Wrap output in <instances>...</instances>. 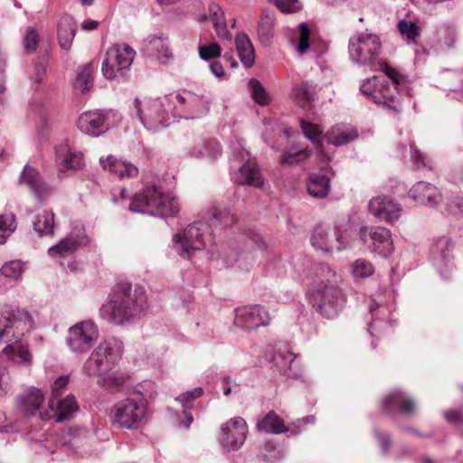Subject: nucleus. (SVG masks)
<instances>
[{
    "instance_id": "1",
    "label": "nucleus",
    "mask_w": 463,
    "mask_h": 463,
    "mask_svg": "<svg viewBox=\"0 0 463 463\" xmlns=\"http://www.w3.org/2000/svg\"><path fill=\"white\" fill-rule=\"evenodd\" d=\"M146 308L145 288L137 284L121 281L114 286L99 313L109 324L128 326L139 320Z\"/></svg>"
},
{
    "instance_id": "2",
    "label": "nucleus",
    "mask_w": 463,
    "mask_h": 463,
    "mask_svg": "<svg viewBox=\"0 0 463 463\" xmlns=\"http://www.w3.org/2000/svg\"><path fill=\"white\" fill-rule=\"evenodd\" d=\"M307 297L309 303L325 317H336L345 303V295L339 287L340 277L327 264L314 267Z\"/></svg>"
},
{
    "instance_id": "3",
    "label": "nucleus",
    "mask_w": 463,
    "mask_h": 463,
    "mask_svg": "<svg viewBox=\"0 0 463 463\" xmlns=\"http://www.w3.org/2000/svg\"><path fill=\"white\" fill-rule=\"evenodd\" d=\"M211 222L200 220L188 225L183 235L175 234L173 238L174 248L177 254L184 259L191 258L196 250H203L207 244L214 241L212 233V225L219 223L222 226L232 224L234 217L229 211H220L213 208L211 212Z\"/></svg>"
},
{
    "instance_id": "4",
    "label": "nucleus",
    "mask_w": 463,
    "mask_h": 463,
    "mask_svg": "<svg viewBox=\"0 0 463 463\" xmlns=\"http://www.w3.org/2000/svg\"><path fill=\"white\" fill-rule=\"evenodd\" d=\"M129 210L159 217H174L179 213L178 201L165 194L161 187L147 185L135 194Z\"/></svg>"
},
{
    "instance_id": "5",
    "label": "nucleus",
    "mask_w": 463,
    "mask_h": 463,
    "mask_svg": "<svg viewBox=\"0 0 463 463\" xmlns=\"http://www.w3.org/2000/svg\"><path fill=\"white\" fill-rule=\"evenodd\" d=\"M123 343L117 338H109L99 344L83 364V373L89 377L100 376L110 371L120 360Z\"/></svg>"
},
{
    "instance_id": "6",
    "label": "nucleus",
    "mask_w": 463,
    "mask_h": 463,
    "mask_svg": "<svg viewBox=\"0 0 463 463\" xmlns=\"http://www.w3.org/2000/svg\"><path fill=\"white\" fill-rule=\"evenodd\" d=\"M172 99L165 96L162 99H135L134 106L139 120L144 127L153 132L159 131L171 124L168 112L172 109Z\"/></svg>"
},
{
    "instance_id": "7",
    "label": "nucleus",
    "mask_w": 463,
    "mask_h": 463,
    "mask_svg": "<svg viewBox=\"0 0 463 463\" xmlns=\"http://www.w3.org/2000/svg\"><path fill=\"white\" fill-rule=\"evenodd\" d=\"M361 92L383 109L399 114L402 110L399 87L390 85L383 76H373L363 82Z\"/></svg>"
},
{
    "instance_id": "8",
    "label": "nucleus",
    "mask_w": 463,
    "mask_h": 463,
    "mask_svg": "<svg viewBox=\"0 0 463 463\" xmlns=\"http://www.w3.org/2000/svg\"><path fill=\"white\" fill-rule=\"evenodd\" d=\"M136 51L127 43H116L108 48L101 71L108 80L124 81L136 57Z\"/></svg>"
},
{
    "instance_id": "9",
    "label": "nucleus",
    "mask_w": 463,
    "mask_h": 463,
    "mask_svg": "<svg viewBox=\"0 0 463 463\" xmlns=\"http://www.w3.org/2000/svg\"><path fill=\"white\" fill-rule=\"evenodd\" d=\"M111 419L119 428L137 430L147 419V402L145 398H127L115 403Z\"/></svg>"
},
{
    "instance_id": "10",
    "label": "nucleus",
    "mask_w": 463,
    "mask_h": 463,
    "mask_svg": "<svg viewBox=\"0 0 463 463\" xmlns=\"http://www.w3.org/2000/svg\"><path fill=\"white\" fill-rule=\"evenodd\" d=\"M171 104L176 113L186 119H194L206 115L210 110L211 100L204 94H197L184 90L180 93L170 94Z\"/></svg>"
},
{
    "instance_id": "11",
    "label": "nucleus",
    "mask_w": 463,
    "mask_h": 463,
    "mask_svg": "<svg viewBox=\"0 0 463 463\" xmlns=\"http://www.w3.org/2000/svg\"><path fill=\"white\" fill-rule=\"evenodd\" d=\"M348 51L351 59L359 64L373 61L381 53L382 43L378 35L359 33L350 38Z\"/></svg>"
},
{
    "instance_id": "12",
    "label": "nucleus",
    "mask_w": 463,
    "mask_h": 463,
    "mask_svg": "<svg viewBox=\"0 0 463 463\" xmlns=\"http://www.w3.org/2000/svg\"><path fill=\"white\" fill-rule=\"evenodd\" d=\"M99 336V332L95 322L85 320L69 328L66 344L73 353L85 354L95 345Z\"/></svg>"
},
{
    "instance_id": "13",
    "label": "nucleus",
    "mask_w": 463,
    "mask_h": 463,
    "mask_svg": "<svg viewBox=\"0 0 463 463\" xmlns=\"http://www.w3.org/2000/svg\"><path fill=\"white\" fill-rule=\"evenodd\" d=\"M118 115L111 110H90L82 113L77 121L79 129L90 137L105 134L117 121Z\"/></svg>"
},
{
    "instance_id": "14",
    "label": "nucleus",
    "mask_w": 463,
    "mask_h": 463,
    "mask_svg": "<svg viewBox=\"0 0 463 463\" xmlns=\"http://www.w3.org/2000/svg\"><path fill=\"white\" fill-rule=\"evenodd\" d=\"M364 246L373 254L386 258L393 251L391 232L382 226H365L359 232Z\"/></svg>"
},
{
    "instance_id": "15",
    "label": "nucleus",
    "mask_w": 463,
    "mask_h": 463,
    "mask_svg": "<svg viewBox=\"0 0 463 463\" xmlns=\"http://www.w3.org/2000/svg\"><path fill=\"white\" fill-rule=\"evenodd\" d=\"M311 245L323 252L341 251L349 245V239L345 234L331 232L329 228L317 225L310 237Z\"/></svg>"
},
{
    "instance_id": "16",
    "label": "nucleus",
    "mask_w": 463,
    "mask_h": 463,
    "mask_svg": "<svg viewBox=\"0 0 463 463\" xmlns=\"http://www.w3.org/2000/svg\"><path fill=\"white\" fill-rule=\"evenodd\" d=\"M248 426L244 419L235 417L221 426L219 442L226 450H238L245 442Z\"/></svg>"
},
{
    "instance_id": "17",
    "label": "nucleus",
    "mask_w": 463,
    "mask_h": 463,
    "mask_svg": "<svg viewBox=\"0 0 463 463\" xmlns=\"http://www.w3.org/2000/svg\"><path fill=\"white\" fill-rule=\"evenodd\" d=\"M269 315L262 306H246L235 309L234 324L242 329L254 330L269 326Z\"/></svg>"
},
{
    "instance_id": "18",
    "label": "nucleus",
    "mask_w": 463,
    "mask_h": 463,
    "mask_svg": "<svg viewBox=\"0 0 463 463\" xmlns=\"http://www.w3.org/2000/svg\"><path fill=\"white\" fill-rule=\"evenodd\" d=\"M55 163L60 172L80 170L85 165L83 153L75 149L69 140H63L56 146Z\"/></svg>"
},
{
    "instance_id": "19",
    "label": "nucleus",
    "mask_w": 463,
    "mask_h": 463,
    "mask_svg": "<svg viewBox=\"0 0 463 463\" xmlns=\"http://www.w3.org/2000/svg\"><path fill=\"white\" fill-rule=\"evenodd\" d=\"M453 243L448 237L434 240L430 248V258L440 274H445L453 267Z\"/></svg>"
},
{
    "instance_id": "20",
    "label": "nucleus",
    "mask_w": 463,
    "mask_h": 463,
    "mask_svg": "<svg viewBox=\"0 0 463 463\" xmlns=\"http://www.w3.org/2000/svg\"><path fill=\"white\" fill-rule=\"evenodd\" d=\"M20 184L27 185L35 199L43 203L52 194V187L46 184L39 172L29 165H25L20 175Z\"/></svg>"
},
{
    "instance_id": "21",
    "label": "nucleus",
    "mask_w": 463,
    "mask_h": 463,
    "mask_svg": "<svg viewBox=\"0 0 463 463\" xmlns=\"http://www.w3.org/2000/svg\"><path fill=\"white\" fill-rule=\"evenodd\" d=\"M369 211L380 220L394 223L401 215L402 207L387 196H376L370 200Z\"/></svg>"
},
{
    "instance_id": "22",
    "label": "nucleus",
    "mask_w": 463,
    "mask_h": 463,
    "mask_svg": "<svg viewBox=\"0 0 463 463\" xmlns=\"http://www.w3.org/2000/svg\"><path fill=\"white\" fill-rule=\"evenodd\" d=\"M49 407L52 413L48 411L40 412V418L43 420L53 418L57 422H62L71 419L79 410L75 397L72 395H69L61 400L51 399Z\"/></svg>"
},
{
    "instance_id": "23",
    "label": "nucleus",
    "mask_w": 463,
    "mask_h": 463,
    "mask_svg": "<svg viewBox=\"0 0 463 463\" xmlns=\"http://www.w3.org/2000/svg\"><path fill=\"white\" fill-rule=\"evenodd\" d=\"M144 52L156 58L160 63H166L173 59V53L168 45V38L163 33L149 35L144 40Z\"/></svg>"
},
{
    "instance_id": "24",
    "label": "nucleus",
    "mask_w": 463,
    "mask_h": 463,
    "mask_svg": "<svg viewBox=\"0 0 463 463\" xmlns=\"http://www.w3.org/2000/svg\"><path fill=\"white\" fill-rule=\"evenodd\" d=\"M409 196L420 204L429 207L437 206L441 202L439 189L428 182H418L409 191Z\"/></svg>"
},
{
    "instance_id": "25",
    "label": "nucleus",
    "mask_w": 463,
    "mask_h": 463,
    "mask_svg": "<svg viewBox=\"0 0 463 463\" xmlns=\"http://www.w3.org/2000/svg\"><path fill=\"white\" fill-rule=\"evenodd\" d=\"M265 250L266 244L261 236L258 233H250L248 241H246V248L237 255L234 262L242 266L243 263L249 260H255L260 255L263 256ZM227 264L228 266H232L233 264V260H228Z\"/></svg>"
},
{
    "instance_id": "26",
    "label": "nucleus",
    "mask_w": 463,
    "mask_h": 463,
    "mask_svg": "<svg viewBox=\"0 0 463 463\" xmlns=\"http://www.w3.org/2000/svg\"><path fill=\"white\" fill-rule=\"evenodd\" d=\"M383 410L389 414H392L396 411L404 414H411L415 411V402L404 392L395 391L383 400Z\"/></svg>"
},
{
    "instance_id": "27",
    "label": "nucleus",
    "mask_w": 463,
    "mask_h": 463,
    "mask_svg": "<svg viewBox=\"0 0 463 463\" xmlns=\"http://www.w3.org/2000/svg\"><path fill=\"white\" fill-rule=\"evenodd\" d=\"M334 175L331 168H326L321 174H312L307 183V192L315 198H324L330 190V180Z\"/></svg>"
},
{
    "instance_id": "28",
    "label": "nucleus",
    "mask_w": 463,
    "mask_h": 463,
    "mask_svg": "<svg viewBox=\"0 0 463 463\" xmlns=\"http://www.w3.org/2000/svg\"><path fill=\"white\" fill-rule=\"evenodd\" d=\"M233 179L239 184H248L255 187H261L264 184L259 166L252 161H248L241 165L235 172Z\"/></svg>"
},
{
    "instance_id": "29",
    "label": "nucleus",
    "mask_w": 463,
    "mask_h": 463,
    "mask_svg": "<svg viewBox=\"0 0 463 463\" xmlns=\"http://www.w3.org/2000/svg\"><path fill=\"white\" fill-rule=\"evenodd\" d=\"M296 355L286 347L279 348L272 357V363L279 372L288 377L297 378L298 371L295 362Z\"/></svg>"
},
{
    "instance_id": "30",
    "label": "nucleus",
    "mask_w": 463,
    "mask_h": 463,
    "mask_svg": "<svg viewBox=\"0 0 463 463\" xmlns=\"http://www.w3.org/2000/svg\"><path fill=\"white\" fill-rule=\"evenodd\" d=\"M275 24V10L269 8L263 9L261 19L258 25V38L262 46L268 47L272 43Z\"/></svg>"
},
{
    "instance_id": "31",
    "label": "nucleus",
    "mask_w": 463,
    "mask_h": 463,
    "mask_svg": "<svg viewBox=\"0 0 463 463\" xmlns=\"http://www.w3.org/2000/svg\"><path fill=\"white\" fill-rule=\"evenodd\" d=\"M100 165L106 170L117 175L119 178H131L138 174V169L131 163L118 160L113 156L99 159Z\"/></svg>"
},
{
    "instance_id": "32",
    "label": "nucleus",
    "mask_w": 463,
    "mask_h": 463,
    "mask_svg": "<svg viewBox=\"0 0 463 463\" xmlns=\"http://www.w3.org/2000/svg\"><path fill=\"white\" fill-rule=\"evenodd\" d=\"M80 245V239L71 234L61 240L56 245L50 247L48 253L52 258L70 257L75 253Z\"/></svg>"
},
{
    "instance_id": "33",
    "label": "nucleus",
    "mask_w": 463,
    "mask_h": 463,
    "mask_svg": "<svg viewBox=\"0 0 463 463\" xmlns=\"http://www.w3.org/2000/svg\"><path fill=\"white\" fill-rule=\"evenodd\" d=\"M43 402V394L41 390L31 388L26 393L20 396L19 405L21 410L26 415H35L39 411L42 403Z\"/></svg>"
},
{
    "instance_id": "34",
    "label": "nucleus",
    "mask_w": 463,
    "mask_h": 463,
    "mask_svg": "<svg viewBox=\"0 0 463 463\" xmlns=\"http://www.w3.org/2000/svg\"><path fill=\"white\" fill-rule=\"evenodd\" d=\"M235 45L241 61L246 68H250L255 61V52L253 45L244 33L237 34L235 38Z\"/></svg>"
},
{
    "instance_id": "35",
    "label": "nucleus",
    "mask_w": 463,
    "mask_h": 463,
    "mask_svg": "<svg viewBox=\"0 0 463 463\" xmlns=\"http://www.w3.org/2000/svg\"><path fill=\"white\" fill-rule=\"evenodd\" d=\"M76 33V25L72 17L63 16L58 25V41L60 46L64 50H69L72 44Z\"/></svg>"
},
{
    "instance_id": "36",
    "label": "nucleus",
    "mask_w": 463,
    "mask_h": 463,
    "mask_svg": "<svg viewBox=\"0 0 463 463\" xmlns=\"http://www.w3.org/2000/svg\"><path fill=\"white\" fill-rule=\"evenodd\" d=\"M208 9L211 20L218 37L223 40L231 41L232 35L227 29L224 13L222 8L217 4L212 3Z\"/></svg>"
},
{
    "instance_id": "37",
    "label": "nucleus",
    "mask_w": 463,
    "mask_h": 463,
    "mask_svg": "<svg viewBox=\"0 0 463 463\" xmlns=\"http://www.w3.org/2000/svg\"><path fill=\"white\" fill-rule=\"evenodd\" d=\"M358 136L357 131L345 127V126H335L326 135L328 143L334 146H341L356 138Z\"/></svg>"
},
{
    "instance_id": "38",
    "label": "nucleus",
    "mask_w": 463,
    "mask_h": 463,
    "mask_svg": "<svg viewBox=\"0 0 463 463\" xmlns=\"http://www.w3.org/2000/svg\"><path fill=\"white\" fill-rule=\"evenodd\" d=\"M94 67L92 62L86 63L77 69V75L73 82L76 90L84 93L93 86Z\"/></svg>"
},
{
    "instance_id": "39",
    "label": "nucleus",
    "mask_w": 463,
    "mask_h": 463,
    "mask_svg": "<svg viewBox=\"0 0 463 463\" xmlns=\"http://www.w3.org/2000/svg\"><path fill=\"white\" fill-rule=\"evenodd\" d=\"M257 428L259 430L272 434H279L287 431L283 419L273 411H270L261 420L258 422Z\"/></svg>"
},
{
    "instance_id": "40",
    "label": "nucleus",
    "mask_w": 463,
    "mask_h": 463,
    "mask_svg": "<svg viewBox=\"0 0 463 463\" xmlns=\"http://www.w3.org/2000/svg\"><path fill=\"white\" fill-rule=\"evenodd\" d=\"M203 394V388L196 387L192 391H188V392H185L180 394L178 397H176L175 400L181 403L182 407L184 410H188V409L192 408L194 401L196 398L201 397ZM184 418L185 420L182 421L181 424L184 428H188L194 421V418L186 411H184Z\"/></svg>"
},
{
    "instance_id": "41",
    "label": "nucleus",
    "mask_w": 463,
    "mask_h": 463,
    "mask_svg": "<svg viewBox=\"0 0 463 463\" xmlns=\"http://www.w3.org/2000/svg\"><path fill=\"white\" fill-rule=\"evenodd\" d=\"M129 379V374L122 372H114L99 376V384L109 392H116L122 390Z\"/></svg>"
},
{
    "instance_id": "42",
    "label": "nucleus",
    "mask_w": 463,
    "mask_h": 463,
    "mask_svg": "<svg viewBox=\"0 0 463 463\" xmlns=\"http://www.w3.org/2000/svg\"><path fill=\"white\" fill-rule=\"evenodd\" d=\"M397 30L402 38L408 43H417L418 38L420 36L421 28L418 21H411L402 19L397 24Z\"/></svg>"
},
{
    "instance_id": "43",
    "label": "nucleus",
    "mask_w": 463,
    "mask_h": 463,
    "mask_svg": "<svg viewBox=\"0 0 463 463\" xmlns=\"http://www.w3.org/2000/svg\"><path fill=\"white\" fill-rule=\"evenodd\" d=\"M316 94V89L307 82L297 86L293 90V98L297 104L304 109H309Z\"/></svg>"
},
{
    "instance_id": "44",
    "label": "nucleus",
    "mask_w": 463,
    "mask_h": 463,
    "mask_svg": "<svg viewBox=\"0 0 463 463\" xmlns=\"http://www.w3.org/2000/svg\"><path fill=\"white\" fill-rule=\"evenodd\" d=\"M4 353L17 364H29L32 360L28 347L22 344H9L4 348Z\"/></svg>"
},
{
    "instance_id": "45",
    "label": "nucleus",
    "mask_w": 463,
    "mask_h": 463,
    "mask_svg": "<svg viewBox=\"0 0 463 463\" xmlns=\"http://www.w3.org/2000/svg\"><path fill=\"white\" fill-rule=\"evenodd\" d=\"M54 227V213L52 212L44 211L42 214L37 216L33 222V230L40 235H49L53 232Z\"/></svg>"
},
{
    "instance_id": "46",
    "label": "nucleus",
    "mask_w": 463,
    "mask_h": 463,
    "mask_svg": "<svg viewBox=\"0 0 463 463\" xmlns=\"http://www.w3.org/2000/svg\"><path fill=\"white\" fill-rule=\"evenodd\" d=\"M310 156V152L305 148L298 149L293 146L283 151L279 162L281 165H294L305 161Z\"/></svg>"
},
{
    "instance_id": "47",
    "label": "nucleus",
    "mask_w": 463,
    "mask_h": 463,
    "mask_svg": "<svg viewBox=\"0 0 463 463\" xmlns=\"http://www.w3.org/2000/svg\"><path fill=\"white\" fill-rule=\"evenodd\" d=\"M221 150L219 142L210 139L202 143L199 148L191 151V154L195 157L215 158L221 155Z\"/></svg>"
},
{
    "instance_id": "48",
    "label": "nucleus",
    "mask_w": 463,
    "mask_h": 463,
    "mask_svg": "<svg viewBox=\"0 0 463 463\" xmlns=\"http://www.w3.org/2000/svg\"><path fill=\"white\" fill-rule=\"evenodd\" d=\"M15 228V216L13 213L0 215V244L6 241Z\"/></svg>"
},
{
    "instance_id": "49",
    "label": "nucleus",
    "mask_w": 463,
    "mask_h": 463,
    "mask_svg": "<svg viewBox=\"0 0 463 463\" xmlns=\"http://www.w3.org/2000/svg\"><path fill=\"white\" fill-rule=\"evenodd\" d=\"M310 30L304 23L298 27L296 34V50L299 54H304L309 48Z\"/></svg>"
},
{
    "instance_id": "50",
    "label": "nucleus",
    "mask_w": 463,
    "mask_h": 463,
    "mask_svg": "<svg viewBox=\"0 0 463 463\" xmlns=\"http://www.w3.org/2000/svg\"><path fill=\"white\" fill-rule=\"evenodd\" d=\"M14 320L9 317H0V344L11 343L15 340Z\"/></svg>"
},
{
    "instance_id": "51",
    "label": "nucleus",
    "mask_w": 463,
    "mask_h": 463,
    "mask_svg": "<svg viewBox=\"0 0 463 463\" xmlns=\"http://www.w3.org/2000/svg\"><path fill=\"white\" fill-rule=\"evenodd\" d=\"M249 88L250 90L253 99L260 105H267L269 101V96L265 90L262 84L256 79H251L249 81Z\"/></svg>"
},
{
    "instance_id": "52",
    "label": "nucleus",
    "mask_w": 463,
    "mask_h": 463,
    "mask_svg": "<svg viewBox=\"0 0 463 463\" xmlns=\"http://www.w3.org/2000/svg\"><path fill=\"white\" fill-rule=\"evenodd\" d=\"M374 272L373 264L364 259L355 260L352 265V273L355 278L365 279Z\"/></svg>"
},
{
    "instance_id": "53",
    "label": "nucleus",
    "mask_w": 463,
    "mask_h": 463,
    "mask_svg": "<svg viewBox=\"0 0 463 463\" xmlns=\"http://www.w3.org/2000/svg\"><path fill=\"white\" fill-rule=\"evenodd\" d=\"M198 52L200 58L204 61L218 58L222 54L221 46L217 43L201 45L198 48Z\"/></svg>"
},
{
    "instance_id": "54",
    "label": "nucleus",
    "mask_w": 463,
    "mask_h": 463,
    "mask_svg": "<svg viewBox=\"0 0 463 463\" xmlns=\"http://www.w3.org/2000/svg\"><path fill=\"white\" fill-rule=\"evenodd\" d=\"M301 128L309 140L315 144H320L322 129L319 126L301 120Z\"/></svg>"
},
{
    "instance_id": "55",
    "label": "nucleus",
    "mask_w": 463,
    "mask_h": 463,
    "mask_svg": "<svg viewBox=\"0 0 463 463\" xmlns=\"http://www.w3.org/2000/svg\"><path fill=\"white\" fill-rule=\"evenodd\" d=\"M438 35L439 37V46L438 49L451 48L454 46L456 41V32L454 29L450 27L441 28L438 31Z\"/></svg>"
},
{
    "instance_id": "56",
    "label": "nucleus",
    "mask_w": 463,
    "mask_h": 463,
    "mask_svg": "<svg viewBox=\"0 0 463 463\" xmlns=\"http://www.w3.org/2000/svg\"><path fill=\"white\" fill-rule=\"evenodd\" d=\"M23 266L19 260H11L3 265L1 274L7 278L17 279L22 273Z\"/></svg>"
},
{
    "instance_id": "57",
    "label": "nucleus",
    "mask_w": 463,
    "mask_h": 463,
    "mask_svg": "<svg viewBox=\"0 0 463 463\" xmlns=\"http://www.w3.org/2000/svg\"><path fill=\"white\" fill-rule=\"evenodd\" d=\"M39 43V34L37 31L30 27L27 29L24 38V49L27 52H33L36 50Z\"/></svg>"
},
{
    "instance_id": "58",
    "label": "nucleus",
    "mask_w": 463,
    "mask_h": 463,
    "mask_svg": "<svg viewBox=\"0 0 463 463\" xmlns=\"http://www.w3.org/2000/svg\"><path fill=\"white\" fill-rule=\"evenodd\" d=\"M381 70L388 78L386 80H389L390 85H393V87H399L403 81V77L394 68L387 64H383L381 65Z\"/></svg>"
},
{
    "instance_id": "59",
    "label": "nucleus",
    "mask_w": 463,
    "mask_h": 463,
    "mask_svg": "<svg viewBox=\"0 0 463 463\" xmlns=\"http://www.w3.org/2000/svg\"><path fill=\"white\" fill-rule=\"evenodd\" d=\"M69 383V377L68 376H61L58 379L54 381V383L52 385V398L56 400L65 390Z\"/></svg>"
},
{
    "instance_id": "60",
    "label": "nucleus",
    "mask_w": 463,
    "mask_h": 463,
    "mask_svg": "<svg viewBox=\"0 0 463 463\" xmlns=\"http://www.w3.org/2000/svg\"><path fill=\"white\" fill-rule=\"evenodd\" d=\"M10 389V377L7 368L0 364V396L5 395Z\"/></svg>"
},
{
    "instance_id": "61",
    "label": "nucleus",
    "mask_w": 463,
    "mask_h": 463,
    "mask_svg": "<svg viewBox=\"0 0 463 463\" xmlns=\"http://www.w3.org/2000/svg\"><path fill=\"white\" fill-rule=\"evenodd\" d=\"M272 2L283 13H292L298 8V0H273Z\"/></svg>"
},
{
    "instance_id": "62",
    "label": "nucleus",
    "mask_w": 463,
    "mask_h": 463,
    "mask_svg": "<svg viewBox=\"0 0 463 463\" xmlns=\"http://www.w3.org/2000/svg\"><path fill=\"white\" fill-rule=\"evenodd\" d=\"M447 210L452 214L463 215V198L458 197L447 204Z\"/></svg>"
},
{
    "instance_id": "63",
    "label": "nucleus",
    "mask_w": 463,
    "mask_h": 463,
    "mask_svg": "<svg viewBox=\"0 0 463 463\" xmlns=\"http://www.w3.org/2000/svg\"><path fill=\"white\" fill-rule=\"evenodd\" d=\"M444 416L449 422H463V412L461 411H448L444 413Z\"/></svg>"
},
{
    "instance_id": "64",
    "label": "nucleus",
    "mask_w": 463,
    "mask_h": 463,
    "mask_svg": "<svg viewBox=\"0 0 463 463\" xmlns=\"http://www.w3.org/2000/svg\"><path fill=\"white\" fill-rule=\"evenodd\" d=\"M211 72L217 78H222L224 76V70L220 61H213L209 65Z\"/></svg>"
}]
</instances>
